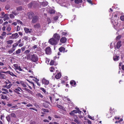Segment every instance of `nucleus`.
<instances>
[{"label":"nucleus","instance_id":"43","mask_svg":"<svg viewBox=\"0 0 124 124\" xmlns=\"http://www.w3.org/2000/svg\"><path fill=\"white\" fill-rule=\"evenodd\" d=\"M9 17L11 18H13L15 17L14 15L12 14H10L9 15Z\"/></svg>","mask_w":124,"mask_h":124},{"label":"nucleus","instance_id":"52","mask_svg":"<svg viewBox=\"0 0 124 124\" xmlns=\"http://www.w3.org/2000/svg\"><path fill=\"white\" fill-rule=\"evenodd\" d=\"M51 69L50 70V71L51 72H53V70L54 69V68L53 67H51Z\"/></svg>","mask_w":124,"mask_h":124},{"label":"nucleus","instance_id":"62","mask_svg":"<svg viewBox=\"0 0 124 124\" xmlns=\"http://www.w3.org/2000/svg\"><path fill=\"white\" fill-rule=\"evenodd\" d=\"M25 47H21V49L22 51H23L25 50Z\"/></svg>","mask_w":124,"mask_h":124},{"label":"nucleus","instance_id":"41","mask_svg":"<svg viewBox=\"0 0 124 124\" xmlns=\"http://www.w3.org/2000/svg\"><path fill=\"white\" fill-rule=\"evenodd\" d=\"M43 105L45 107V108H47L49 106V105L47 104L46 103H43Z\"/></svg>","mask_w":124,"mask_h":124},{"label":"nucleus","instance_id":"26","mask_svg":"<svg viewBox=\"0 0 124 124\" xmlns=\"http://www.w3.org/2000/svg\"><path fill=\"white\" fill-rule=\"evenodd\" d=\"M30 38H28L27 36H24L23 37V39L26 41H27L28 40H30Z\"/></svg>","mask_w":124,"mask_h":124},{"label":"nucleus","instance_id":"36","mask_svg":"<svg viewBox=\"0 0 124 124\" xmlns=\"http://www.w3.org/2000/svg\"><path fill=\"white\" fill-rule=\"evenodd\" d=\"M22 8L21 6L17 8V10L18 11H21L22 10Z\"/></svg>","mask_w":124,"mask_h":124},{"label":"nucleus","instance_id":"15","mask_svg":"<svg viewBox=\"0 0 124 124\" xmlns=\"http://www.w3.org/2000/svg\"><path fill=\"white\" fill-rule=\"evenodd\" d=\"M8 14H6L4 15L3 17V20L4 21H5L9 19V18L8 16Z\"/></svg>","mask_w":124,"mask_h":124},{"label":"nucleus","instance_id":"13","mask_svg":"<svg viewBox=\"0 0 124 124\" xmlns=\"http://www.w3.org/2000/svg\"><path fill=\"white\" fill-rule=\"evenodd\" d=\"M67 39L65 37H62L60 39V42L62 43H65Z\"/></svg>","mask_w":124,"mask_h":124},{"label":"nucleus","instance_id":"3","mask_svg":"<svg viewBox=\"0 0 124 124\" xmlns=\"http://www.w3.org/2000/svg\"><path fill=\"white\" fill-rule=\"evenodd\" d=\"M39 16H38L35 15L32 18L31 22L33 23H36L39 21Z\"/></svg>","mask_w":124,"mask_h":124},{"label":"nucleus","instance_id":"46","mask_svg":"<svg viewBox=\"0 0 124 124\" xmlns=\"http://www.w3.org/2000/svg\"><path fill=\"white\" fill-rule=\"evenodd\" d=\"M20 29V27L19 26H17V27L16 28V31H19Z\"/></svg>","mask_w":124,"mask_h":124},{"label":"nucleus","instance_id":"28","mask_svg":"<svg viewBox=\"0 0 124 124\" xmlns=\"http://www.w3.org/2000/svg\"><path fill=\"white\" fill-rule=\"evenodd\" d=\"M56 106L59 108L63 110H64V109H65V108L63 107L60 105H57Z\"/></svg>","mask_w":124,"mask_h":124},{"label":"nucleus","instance_id":"25","mask_svg":"<svg viewBox=\"0 0 124 124\" xmlns=\"http://www.w3.org/2000/svg\"><path fill=\"white\" fill-rule=\"evenodd\" d=\"M61 75L60 73H58L55 76V78H61Z\"/></svg>","mask_w":124,"mask_h":124},{"label":"nucleus","instance_id":"16","mask_svg":"<svg viewBox=\"0 0 124 124\" xmlns=\"http://www.w3.org/2000/svg\"><path fill=\"white\" fill-rule=\"evenodd\" d=\"M121 41H118L116 44V47L118 49H119L121 46Z\"/></svg>","mask_w":124,"mask_h":124},{"label":"nucleus","instance_id":"5","mask_svg":"<svg viewBox=\"0 0 124 124\" xmlns=\"http://www.w3.org/2000/svg\"><path fill=\"white\" fill-rule=\"evenodd\" d=\"M46 53L47 54H50L51 53V50L50 47L48 46L45 48Z\"/></svg>","mask_w":124,"mask_h":124},{"label":"nucleus","instance_id":"21","mask_svg":"<svg viewBox=\"0 0 124 124\" xmlns=\"http://www.w3.org/2000/svg\"><path fill=\"white\" fill-rule=\"evenodd\" d=\"M15 49L12 48L11 49L9 50L8 51V53L9 54H11L13 53V52L15 50Z\"/></svg>","mask_w":124,"mask_h":124},{"label":"nucleus","instance_id":"7","mask_svg":"<svg viewBox=\"0 0 124 124\" xmlns=\"http://www.w3.org/2000/svg\"><path fill=\"white\" fill-rule=\"evenodd\" d=\"M74 121L75 122L78 124H81V122L77 119L78 118V117L77 115H75L74 116Z\"/></svg>","mask_w":124,"mask_h":124},{"label":"nucleus","instance_id":"45","mask_svg":"<svg viewBox=\"0 0 124 124\" xmlns=\"http://www.w3.org/2000/svg\"><path fill=\"white\" fill-rule=\"evenodd\" d=\"M2 90L3 91H5V92H7V93H8V90L7 89L4 88H2Z\"/></svg>","mask_w":124,"mask_h":124},{"label":"nucleus","instance_id":"18","mask_svg":"<svg viewBox=\"0 0 124 124\" xmlns=\"http://www.w3.org/2000/svg\"><path fill=\"white\" fill-rule=\"evenodd\" d=\"M34 27L35 28H39L40 27V24L39 23H36L34 25Z\"/></svg>","mask_w":124,"mask_h":124},{"label":"nucleus","instance_id":"19","mask_svg":"<svg viewBox=\"0 0 124 124\" xmlns=\"http://www.w3.org/2000/svg\"><path fill=\"white\" fill-rule=\"evenodd\" d=\"M13 41L12 40H10L7 41L6 42L7 44H11L13 42Z\"/></svg>","mask_w":124,"mask_h":124},{"label":"nucleus","instance_id":"51","mask_svg":"<svg viewBox=\"0 0 124 124\" xmlns=\"http://www.w3.org/2000/svg\"><path fill=\"white\" fill-rule=\"evenodd\" d=\"M41 90L43 91L44 93H45L46 92V91L43 88H40Z\"/></svg>","mask_w":124,"mask_h":124},{"label":"nucleus","instance_id":"53","mask_svg":"<svg viewBox=\"0 0 124 124\" xmlns=\"http://www.w3.org/2000/svg\"><path fill=\"white\" fill-rule=\"evenodd\" d=\"M16 70H18L19 71H21L22 70V69L20 68V67L19 66L18 69Z\"/></svg>","mask_w":124,"mask_h":124},{"label":"nucleus","instance_id":"58","mask_svg":"<svg viewBox=\"0 0 124 124\" xmlns=\"http://www.w3.org/2000/svg\"><path fill=\"white\" fill-rule=\"evenodd\" d=\"M70 114L71 116H73L74 115V114L73 112L72 111L70 113Z\"/></svg>","mask_w":124,"mask_h":124},{"label":"nucleus","instance_id":"49","mask_svg":"<svg viewBox=\"0 0 124 124\" xmlns=\"http://www.w3.org/2000/svg\"><path fill=\"white\" fill-rule=\"evenodd\" d=\"M118 22L117 21L116 22H115V23H113V24L114 26H116L118 25Z\"/></svg>","mask_w":124,"mask_h":124},{"label":"nucleus","instance_id":"32","mask_svg":"<svg viewBox=\"0 0 124 124\" xmlns=\"http://www.w3.org/2000/svg\"><path fill=\"white\" fill-rule=\"evenodd\" d=\"M11 117L15 118L16 117V115L14 113H12L10 114Z\"/></svg>","mask_w":124,"mask_h":124},{"label":"nucleus","instance_id":"6","mask_svg":"<svg viewBox=\"0 0 124 124\" xmlns=\"http://www.w3.org/2000/svg\"><path fill=\"white\" fill-rule=\"evenodd\" d=\"M37 4L34 2H32L30 3L28 5V7L29 8H31L33 6L34 8H35Z\"/></svg>","mask_w":124,"mask_h":124},{"label":"nucleus","instance_id":"47","mask_svg":"<svg viewBox=\"0 0 124 124\" xmlns=\"http://www.w3.org/2000/svg\"><path fill=\"white\" fill-rule=\"evenodd\" d=\"M58 16H56L54 17V20L56 21L58 20Z\"/></svg>","mask_w":124,"mask_h":124},{"label":"nucleus","instance_id":"59","mask_svg":"<svg viewBox=\"0 0 124 124\" xmlns=\"http://www.w3.org/2000/svg\"><path fill=\"white\" fill-rule=\"evenodd\" d=\"M18 33L21 36H22L23 35L22 32H19Z\"/></svg>","mask_w":124,"mask_h":124},{"label":"nucleus","instance_id":"55","mask_svg":"<svg viewBox=\"0 0 124 124\" xmlns=\"http://www.w3.org/2000/svg\"><path fill=\"white\" fill-rule=\"evenodd\" d=\"M35 79H34L33 80L34 81H35L36 82H37V81H39V80L37 78H34Z\"/></svg>","mask_w":124,"mask_h":124},{"label":"nucleus","instance_id":"9","mask_svg":"<svg viewBox=\"0 0 124 124\" xmlns=\"http://www.w3.org/2000/svg\"><path fill=\"white\" fill-rule=\"evenodd\" d=\"M24 30L26 33H30L31 32V31L32 29H29L25 27L24 28Z\"/></svg>","mask_w":124,"mask_h":124},{"label":"nucleus","instance_id":"22","mask_svg":"<svg viewBox=\"0 0 124 124\" xmlns=\"http://www.w3.org/2000/svg\"><path fill=\"white\" fill-rule=\"evenodd\" d=\"M48 5V3L47 1L43 2L42 3V5L44 7Z\"/></svg>","mask_w":124,"mask_h":124},{"label":"nucleus","instance_id":"34","mask_svg":"<svg viewBox=\"0 0 124 124\" xmlns=\"http://www.w3.org/2000/svg\"><path fill=\"white\" fill-rule=\"evenodd\" d=\"M30 50H27L24 52V53L25 54H29L28 53L30 52Z\"/></svg>","mask_w":124,"mask_h":124},{"label":"nucleus","instance_id":"38","mask_svg":"<svg viewBox=\"0 0 124 124\" xmlns=\"http://www.w3.org/2000/svg\"><path fill=\"white\" fill-rule=\"evenodd\" d=\"M9 74H10V75L13 76H15L16 77V76L14 75L12 72H11L10 71H9Z\"/></svg>","mask_w":124,"mask_h":124},{"label":"nucleus","instance_id":"44","mask_svg":"<svg viewBox=\"0 0 124 124\" xmlns=\"http://www.w3.org/2000/svg\"><path fill=\"white\" fill-rule=\"evenodd\" d=\"M6 34V32L5 31H3L1 34V35L2 36H4Z\"/></svg>","mask_w":124,"mask_h":124},{"label":"nucleus","instance_id":"60","mask_svg":"<svg viewBox=\"0 0 124 124\" xmlns=\"http://www.w3.org/2000/svg\"><path fill=\"white\" fill-rule=\"evenodd\" d=\"M0 75L2 77V78H4L5 76V75L4 74H2L1 73H0Z\"/></svg>","mask_w":124,"mask_h":124},{"label":"nucleus","instance_id":"29","mask_svg":"<svg viewBox=\"0 0 124 124\" xmlns=\"http://www.w3.org/2000/svg\"><path fill=\"white\" fill-rule=\"evenodd\" d=\"M122 36L121 35H118L116 38V40H118L120 39L121 38Z\"/></svg>","mask_w":124,"mask_h":124},{"label":"nucleus","instance_id":"54","mask_svg":"<svg viewBox=\"0 0 124 124\" xmlns=\"http://www.w3.org/2000/svg\"><path fill=\"white\" fill-rule=\"evenodd\" d=\"M32 39L33 41H34L37 38H35L33 36L31 38Z\"/></svg>","mask_w":124,"mask_h":124},{"label":"nucleus","instance_id":"11","mask_svg":"<svg viewBox=\"0 0 124 124\" xmlns=\"http://www.w3.org/2000/svg\"><path fill=\"white\" fill-rule=\"evenodd\" d=\"M59 51L61 52L64 53L65 52H66L67 51V50L65 51V48L63 47H61L59 48Z\"/></svg>","mask_w":124,"mask_h":124},{"label":"nucleus","instance_id":"64","mask_svg":"<svg viewBox=\"0 0 124 124\" xmlns=\"http://www.w3.org/2000/svg\"><path fill=\"white\" fill-rule=\"evenodd\" d=\"M23 45V44L22 43H20L19 45V47H21Z\"/></svg>","mask_w":124,"mask_h":124},{"label":"nucleus","instance_id":"24","mask_svg":"<svg viewBox=\"0 0 124 124\" xmlns=\"http://www.w3.org/2000/svg\"><path fill=\"white\" fill-rule=\"evenodd\" d=\"M70 84L72 85H75L76 84L74 80H71L70 82Z\"/></svg>","mask_w":124,"mask_h":124},{"label":"nucleus","instance_id":"23","mask_svg":"<svg viewBox=\"0 0 124 124\" xmlns=\"http://www.w3.org/2000/svg\"><path fill=\"white\" fill-rule=\"evenodd\" d=\"M82 0H75V2L76 4H78L79 3L82 2Z\"/></svg>","mask_w":124,"mask_h":124},{"label":"nucleus","instance_id":"2","mask_svg":"<svg viewBox=\"0 0 124 124\" xmlns=\"http://www.w3.org/2000/svg\"><path fill=\"white\" fill-rule=\"evenodd\" d=\"M58 42L53 38L50 39L48 41V43L51 45H56Z\"/></svg>","mask_w":124,"mask_h":124},{"label":"nucleus","instance_id":"20","mask_svg":"<svg viewBox=\"0 0 124 124\" xmlns=\"http://www.w3.org/2000/svg\"><path fill=\"white\" fill-rule=\"evenodd\" d=\"M1 99H7L8 98V97L7 96H4L3 94H1Z\"/></svg>","mask_w":124,"mask_h":124},{"label":"nucleus","instance_id":"10","mask_svg":"<svg viewBox=\"0 0 124 124\" xmlns=\"http://www.w3.org/2000/svg\"><path fill=\"white\" fill-rule=\"evenodd\" d=\"M28 17L29 19H32L34 16V14L32 12H29L28 14Z\"/></svg>","mask_w":124,"mask_h":124},{"label":"nucleus","instance_id":"50","mask_svg":"<svg viewBox=\"0 0 124 124\" xmlns=\"http://www.w3.org/2000/svg\"><path fill=\"white\" fill-rule=\"evenodd\" d=\"M11 29V27H8L7 28L6 30H7L8 31H10Z\"/></svg>","mask_w":124,"mask_h":124},{"label":"nucleus","instance_id":"31","mask_svg":"<svg viewBox=\"0 0 124 124\" xmlns=\"http://www.w3.org/2000/svg\"><path fill=\"white\" fill-rule=\"evenodd\" d=\"M7 119L8 122L10 121V119L9 115H8L6 117Z\"/></svg>","mask_w":124,"mask_h":124},{"label":"nucleus","instance_id":"37","mask_svg":"<svg viewBox=\"0 0 124 124\" xmlns=\"http://www.w3.org/2000/svg\"><path fill=\"white\" fill-rule=\"evenodd\" d=\"M18 44L17 43H15L13 45V48H14L16 47L18 45Z\"/></svg>","mask_w":124,"mask_h":124},{"label":"nucleus","instance_id":"63","mask_svg":"<svg viewBox=\"0 0 124 124\" xmlns=\"http://www.w3.org/2000/svg\"><path fill=\"white\" fill-rule=\"evenodd\" d=\"M17 24V23L16 22H13L12 24V25L13 24V25H15V26Z\"/></svg>","mask_w":124,"mask_h":124},{"label":"nucleus","instance_id":"1","mask_svg":"<svg viewBox=\"0 0 124 124\" xmlns=\"http://www.w3.org/2000/svg\"><path fill=\"white\" fill-rule=\"evenodd\" d=\"M26 56L27 59H29L34 62H36L38 60V57L36 54H29L26 55Z\"/></svg>","mask_w":124,"mask_h":124},{"label":"nucleus","instance_id":"27","mask_svg":"<svg viewBox=\"0 0 124 124\" xmlns=\"http://www.w3.org/2000/svg\"><path fill=\"white\" fill-rule=\"evenodd\" d=\"M21 52V50L20 49H18L17 50H16V54H20Z\"/></svg>","mask_w":124,"mask_h":124},{"label":"nucleus","instance_id":"56","mask_svg":"<svg viewBox=\"0 0 124 124\" xmlns=\"http://www.w3.org/2000/svg\"><path fill=\"white\" fill-rule=\"evenodd\" d=\"M26 106L28 107L33 106V105L32 104H28Z\"/></svg>","mask_w":124,"mask_h":124},{"label":"nucleus","instance_id":"30","mask_svg":"<svg viewBox=\"0 0 124 124\" xmlns=\"http://www.w3.org/2000/svg\"><path fill=\"white\" fill-rule=\"evenodd\" d=\"M54 62H55V61L54 60H51L50 63V65H53Z\"/></svg>","mask_w":124,"mask_h":124},{"label":"nucleus","instance_id":"40","mask_svg":"<svg viewBox=\"0 0 124 124\" xmlns=\"http://www.w3.org/2000/svg\"><path fill=\"white\" fill-rule=\"evenodd\" d=\"M17 23H20V24H21V25L23 24V23L22 22L20 21V20H17Z\"/></svg>","mask_w":124,"mask_h":124},{"label":"nucleus","instance_id":"35","mask_svg":"<svg viewBox=\"0 0 124 124\" xmlns=\"http://www.w3.org/2000/svg\"><path fill=\"white\" fill-rule=\"evenodd\" d=\"M13 66H14L15 67V69H17L18 67H19V66L17 64H14L13 65Z\"/></svg>","mask_w":124,"mask_h":124},{"label":"nucleus","instance_id":"12","mask_svg":"<svg viewBox=\"0 0 124 124\" xmlns=\"http://www.w3.org/2000/svg\"><path fill=\"white\" fill-rule=\"evenodd\" d=\"M19 89H20L22 91L21 88L20 87H18V88H16L14 90V91L17 93L18 94H20V93L19 92V91H20V90Z\"/></svg>","mask_w":124,"mask_h":124},{"label":"nucleus","instance_id":"48","mask_svg":"<svg viewBox=\"0 0 124 124\" xmlns=\"http://www.w3.org/2000/svg\"><path fill=\"white\" fill-rule=\"evenodd\" d=\"M120 19L122 21H124V16H121L120 17Z\"/></svg>","mask_w":124,"mask_h":124},{"label":"nucleus","instance_id":"17","mask_svg":"<svg viewBox=\"0 0 124 124\" xmlns=\"http://www.w3.org/2000/svg\"><path fill=\"white\" fill-rule=\"evenodd\" d=\"M119 59V57L116 55L114 56L113 57V59L115 61H118Z\"/></svg>","mask_w":124,"mask_h":124},{"label":"nucleus","instance_id":"39","mask_svg":"<svg viewBox=\"0 0 124 124\" xmlns=\"http://www.w3.org/2000/svg\"><path fill=\"white\" fill-rule=\"evenodd\" d=\"M12 85V84H9L7 86V85H5L6 86L5 87H6L7 88L9 89L10 87Z\"/></svg>","mask_w":124,"mask_h":124},{"label":"nucleus","instance_id":"8","mask_svg":"<svg viewBox=\"0 0 124 124\" xmlns=\"http://www.w3.org/2000/svg\"><path fill=\"white\" fill-rule=\"evenodd\" d=\"M19 37L17 33H16L14 34H13L11 36V39H16L18 38Z\"/></svg>","mask_w":124,"mask_h":124},{"label":"nucleus","instance_id":"42","mask_svg":"<svg viewBox=\"0 0 124 124\" xmlns=\"http://www.w3.org/2000/svg\"><path fill=\"white\" fill-rule=\"evenodd\" d=\"M23 90H24L26 91L29 93H30L31 92V91L29 89H27L26 88H24Z\"/></svg>","mask_w":124,"mask_h":124},{"label":"nucleus","instance_id":"14","mask_svg":"<svg viewBox=\"0 0 124 124\" xmlns=\"http://www.w3.org/2000/svg\"><path fill=\"white\" fill-rule=\"evenodd\" d=\"M42 83L45 85H47L49 83V81L44 78L42 80Z\"/></svg>","mask_w":124,"mask_h":124},{"label":"nucleus","instance_id":"61","mask_svg":"<svg viewBox=\"0 0 124 124\" xmlns=\"http://www.w3.org/2000/svg\"><path fill=\"white\" fill-rule=\"evenodd\" d=\"M30 124H36V123L34 121H31L30 122Z\"/></svg>","mask_w":124,"mask_h":124},{"label":"nucleus","instance_id":"4","mask_svg":"<svg viewBox=\"0 0 124 124\" xmlns=\"http://www.w3.org/2000/svg\"><path fill=\"white\" fill-rule=\"evenodd\" d=\"M52 38L58 42L60 39V36L59 34L56 33L54 34Z\"/></svg>","mask_w":124,"mask_h":124},{"label":"nucleus","instance_id":"57","mask_svg":"<svg viewBox=\"0 0 124 124\" xmlns=\"http://www.w3.org/2000/svg\"><path fill=\"white\" fill-rule=\"evenodd\" d=\"M67 34V33L65 32H62V35L63 36V35H64V36L66 35Z\"/></svg>","mask_w":124,"mask_h":124},{"label":"nucleus","instance_id":"33","mask_svg":"<svg viewBox=\"0 0 124 124\" xmlns=\"http://www.w3.org/2000/svg\"><path fill=\"white\" fill-rule=\"evenodd\" d=\"M42 110L44 112L48 113L49 112L48 110L47 109L42 108Z\"/></svg>","mask_w":124,"mask_h":124}]
</instances>
